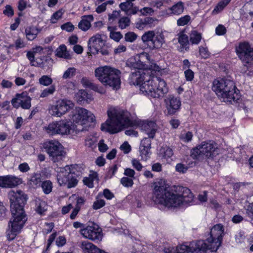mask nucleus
<instances>
[{"instance_id":"f257e3e1","label":"nucleus","mask_w":253,"mask_h":253,"mask_svg":"<svg viewBox=\"0 0 253 253\" xmlns=\"http://www.w3.org/2000/svg\"><path fill=\"white\" fill-rule=\"evenodd\" d=\"M127 64L138 70L132 73L131 78L135 81L133 84L139 85L140 90L143 94L154 98H160L168 92L166 82L154 77V75L168 74V70L155 63L148 53L143 52L130 58Z\"/></svg>"},{"instance_id":"f03ea898","label":"nucleus","mask_w":253,"mask_h":253,"mask_svg":"<svg viewBox=\"0 0 253 253\" xmlns=\"http://www.w3.org/2000/svg\"><path fill=\"white\" fill-rule=\"evenodd\" d=\"M152 199L156 203L168 208H176L181 205L195 204L193 195L188 188H183L181 195L169 190V185L164 179H159L153 183Z\"/></svg>"},{"instance_id":"7ed1b4c3","label":"nucleus","mask_w":253,"mask_h":253,"mask_svg":"<svg viewBox=\"0 0 253 253\" xmlns=\"http://www.w3.org/2000/svg\"><path fill=\"white\" fill-rule=\"evenodd\" d=\"M107 115L108 119L102 124L101 129L110 133H116L126 128L137 125V122L132 119L128 111L118 107H109Z\"/></svg>"},{"instance_id":"20e7f679","label":"nucleus","mask_w":253,"mask_h":253,"mask_svg":"<svg viewBox=\"0 0 253 253\" xmlns=\"http://www.w3.org/2000/svg\"><path fill=\"white\" fill-rule=\"evenodd\" d=\"M212 90L223 102L232 103L239 99V90L233 81L226 78H218L212 83Z\"/></svg>"},{"instance_id":"39448f33","label":"nucleus","mask_w":253,"mask_h":253,"mask_svg":"<svg viewBox=\"0 0 253 253\" xmlns=\"http://www.w3.org/2000/svg\"><path fill=\"white\" fill-rule=\"evenodd\" d=\"M95 77L103 85L118 89L121 85V72L110 66H100L95 69Z\"/></svg>"},{"instance_id":"423d86ee","label":"nucleus","mask_w":253,"mask_h":253,"mask_svg":"<svg viewBox=\"0 0 253 253\" xmlns=\"http://www.w3.org/2000/svg\"><path fill=\"white\" fill-rule=\"evenodd\" d=\"M71 119L73 123L72 126L74 128V132L83 131L89 126L90 123L95 121L94 115L89 111L83 107H76L72 112Z\"/></svg>"},{"instance_id":"0eeeda50","label":"nucleus","mask_w":253,"mask_h":253,"mask_svg":"<svg viewBox=\"0 0 253 253\" xmlns=\"http://www.w3.org/2000/svg\"><path fill=\"white\" fill-rule=\"evenodd\" d=\"M74 168V166L71 165L57 169L56 177L59 186L72 188L77 185L78 180Z\"/></svg>"},{"instance_id":"6e6552de","label":"nucleus","mask_w":253,"mask_h":253,"mask_svg":"<svg viewBox=\"0 0 253 253\" xmlns=\"http://www.w3.org/2000/svg\"><path fill=\"white\" fill-rule=\"evenodd\" d=\"M224 232V227L222 224L214 225L211 230L210 237L205 241L202 240L205 245L204 249L206 253H214L217 251L221 245Z\"/></svg>"},{"instance_id":"1a4fd4ad","label":"nucleus","mask_w":253,"mask_h":253,"mask_svg":"<svg viewBox=\"0 0 253 253\" xmlns=\"http://www.w3.org/2000/svg\"><path fill=\"white\" fill-rule=\"evenodd\" d=\"M8 197L12 215L27 217L23 207L28 199L27 196L21 190H12L9 192Z\"/></svg>"},{"instance_id":"9d476101","label":"nucleus","mask_w":253,"mask_h":253,"mask_svg":"<svg viewBox=\"0 0 253 253\" xmlns=\"http://www.w3.org/2000/svg\"><path fill=\"white\" fill-rule=\"evenodd\" d=\"M74 129L66 120L52 122L44 127L46 132L50 135H69L74 133Z\"/></svg>"},{"instance_id":"9b49d317","label":"nucleus","mask_w":253,"mask_h":253,"mask_svg":"<svg viewBox=\"0 0 253 253\" xmlns=\"http://www.w3.org/2000/svg\"><path fill=\"white\" fill-rule=\"evenodd\" d=\"M217 144L214 141H203L192 150L191 156L194 159L203 156L207 158H213L217 154Z\"/></svg>"},{"instance_id":"f8f14e48","label":"nucleus","mask_w":253,"mask_h":253,"mask_svg":"<svg viewBox=\"0 0 253 253\" xmlns=\"http://www.w3.org/2000/svg\"><path fill=\"white\" fill-rule=\"evenodd\" d=\"M43 147L49 155L50 159L54 163L61 161L64 157L63 147L57 140L46 141L43 143Z\"/></svg>"},{"instance_id":"ddd939ff","label":"nucleus","mask_w":253,"mask_h":253,"mask_svg":"<svg viewBox=\"0 0 253 253\" xmlns=\"http://www.w3.org/2000/svg\"><path fill=\"white\" fill-rule=\"evenodd\" d=\"M75 104L71 100L66 99H59L50 106L49 112L52 116L61 117L73 109Z\"/></svg>"},{"instance_id":"4468645a","label":"nucleus","mask_w":253,"mask_h":253,"mask_svg":"<svg viewBox=\"0 0 253 253\" xmlns=\"http://www.w3.org/2000/svg\"><path fill=\"white\" fill-rule=\"evenodd\" d=\"M143 43L147 44L151 49L161 48L165 43V37L162 33H155L154 31L145 32L141 37Z\"/></svg>"},{"instance_id":"2eb2a0df","label":"nucleus","mask_w":253,"mask_h":253,"mask_svg":"<svg viewBox=\"0 0 253 253\" xmlns=\"http://www.w3.org/2000/svg\"><path fill=\"white\" fill-rule=\"evenodd\" d=\"M27 220V217L12 215L8 223L9 229L6 231V237L9 241H12L15 239L17 234L20 232L24 226Z\"/></svg>"},{"instance_id":"dca6fc26","label":"nucleus","mask_w":253,"mask_h":253,"mask_svg":"<svg viewBox=\"0 0 253 253\" xmlns=\"http://www.w3.org/2000/svg\"><path fill=\"white\" fill-rule=\"evenodd\" d=\"M236 53L239 59L245 63L253 61V50L249 42H240L235 48Z\"/></svg>"},{"instance_id":"f3484780","label":"nucleus","mask_w":253,"mask_h":253,"mask_svg":"<svg viewBox=\"0 0 253 253\" xmlns=\"http://www.w3.org/2000/svg\"><path fill=\"white\" fill-rule=\"evenodd\" d=\"M80 233L84 238L94 242L100 241L103 237L101 228L94 223L81 229Z\"/></svg>"},{"instance_id":"a211bd4d","label":"nucleus","mask_w":253,"mask_h":253,"mask_svg":"<svg viewBox=\"0 0 253 253\" xmlns=\"http://www.w3.org/2000/svg\"><path fill=\"white\" fill-rule=\"evenodd\" d=\"M205 246L202 240L193 241L190 243L189 246L184 244L176 247L177 253H206L204 251V247Z\"/></svg>"},{"instance_id":"6ab92c4d","label":"nucleus","mask_w":253,"mask_h":253,"mask_svg":"<svg viewBox=\"0 0 253 253\" xmlns=\"http://www.w3.org/2000/svg\"><path fill=\"white\" fill-rule=\"evenodd\" d=\"M106 38L105 35L99 33L90 38L87 42L89 52L93 54L98 52L105 45Z\"/></svg>"},{"instance_id":"aec40b11","label":"nucleus","mask_w":253,"mask_h":253,"mask_svg":"<svg viewBox=\"0 0 253 253\" xmlns=\"http://www.w3.org/2000/svg\"><path fill=\"white\" fill-rule=\"evenodd\" d=\"M31 98L27 92L17 93L14 98L11 100V104L16 109L21 107L24 109H29L31 106Z\"/></svg>"},{"instance_id":"412c9836","label":"nucleus","mask_w":253,"mask_h":253,"mask_svg":"<svg viewBox=\"0 0 253 253\" xmlns=\"http://www.w3.org/2000/svg\"><path fill=\"white\" fill-rule=\"evenodd\" d=\"M168 115H173L178 112L181 106V101L179 97L169 95L165 100Z\"/></svg>"},{"instance_id":"4be33fe9","label":"nucleus","mask_w":253,"mask_h":253,"mask_svg":"<svg viewBox=\"0 0 253 253\" xmlns=\"http://www.w3.org/2000/svg\"><path fill=\"white\" fill-rule=\"evenodd\" d=\"M22 183L21 178L12 175L0 176V187L13 188Z\"/></svg>"},{"instance_id":"5701e85b","label":"nucleus","mask_w":253,"mask_h":253,"mask_svg":"<svg viewBox=\"0 0 253 253\" xmlns=\"http://www.w3.org/2000/svg\"><path fill=\"white\" fill-rule=\"evenodd\" d=\"M173 155L174 153L172 148L167 145L161 147L158 154L159 157L161 158L162 161L168 164H170L173 161Z\"/></svg>"},{"instance_id":"b1692460","label":"nucleus","mask_w":253,"mask_h":253,"mask_svg":"<svg viewBox=\"0 0 253 253\" xmlns=\"http://www.w3.org/2000/svg\"><path fill=\"white\" fill-rule=\"evenodd\" d=\"M141 129L149 138H153L157 130V126L154 122H145L142 123Z\"/></svg>"},{"instance_id":"393cba45","label":"nucleus","mask_w":253,"mask_h":253,"mask_svg":"<svg viewBox=\"0 0 253 253\" xmlns=\"http://www.w3.org/2000/svg\"><path fill=\"white\" fill-rule=\"evenodd\" d=\"M184 9V2L179 1L167 9L166 10V13L168 15H179L183 12Z\"/></svg>"},{"instance_id":"a878e982","label":"nucleus","mask_w":253,"mask_h":253,"mask_svg":"<svg viewBox=\"0 0 253 253\" xmlns=\"http://www.w3.org/2000/svg\"><path fill=\"white\" fill-rule=\"evenodd\" d=\"M132 0H127L126 2H122L120 4V7L122 10L125 11L126 14L128 15L135 14L139 11L137 7L133 6Z\"/></svg>"},{"instance_id":"bb28decb","label":"nucleus","mask_w":253,"mask_h":253,"mask_svg":"<svg viewBox=\"0 0 253 253\" xmlns=\"http://www.w3.org/2000/svg\"><path fill=\"white\" fill-rule=\"evenodd\" d=\"M93 20L94 18L92 15L83 16L78 24L79 28L84 32L87 31L91 27V22Z\"/></svg>"},{"instance_id":"cd10ccee","label":"nucleus","mask_w":253,"mask_h":253,"mask_svg":"<svg viewBox=\"0 0 253 253\" xmlns=\"http://www.w3.org/2000/svg\"><path fill=\"white\" fill-rule=\"evenodd\" d=\"M82 249L84 253H101L102 250L99 249L93 244L84 241L82 244Z\"/></svg>"},{"instance_id":"c85d7f7f","label":"nucleus","mask_w":253,"mask_h":253,"mask_svg":"<svg viewBox=\"0 0 253 253\" xmlns=\"http://www.w3.org/2000/svg\"><path fill=\"white\" fill-rule=\"evenodd\" d=\"M47 210L46 203L40 199L35 200V211L40 215H43Z\"/></svg>"},{"instance_id":"c756f323","label":"nucleus","mask_w":253,"mask_h":253,"mask_svg":"<svg viewBox=\"0 0 253 253\" xmlns=\"http://www.w3.org/2000/svg\"><path fill=\"white\" fill-rule=\"evenodd\" d=\"M55 55L59 58H62L67 60L72 58V55L67 49L65 44L60 45L56 50Z\"/></svg>"},{"instance_id":"7c9ffc66","label":"nucleus","mask_w":253,"mask_h":253,"mask_svg":"<svg viewBox=\"0 0 253 253\" xmlns=\"http://www.w3.org/2000/svg\"><path fill=\"white\" fill-rule=\"evenodd\" d=\"M177 40L180 44L181 49L187 50L189 48V41L188 36L185 34L184 31H180L177 35Z\"/></svg>"},{"instance_id":"2f4dec72","label":"nucleus","mask_w":253,"mask_h":253,"mask_svg":"<svg viewBox=\"0 0 253 253\" xmlns=\"http://www.w3.org/2000/svg\"><path fill=\"white\" fill-rule=\"evenodd\" d=\"M156 20L152 17H146L139 19L135 23L136 27L140 30L144 29L147 25L150 26Z\"/></svg>"},{"instance_id":"473e14b6","label":"nucleus","mask_w":253,"mask_h":253,"mask_svg":"<svg viewBox=\"0 0 253 253\" xmlns=\"http://www.w3.org/2000/svg\"><path fill=\"white\" fill-rule=\"evenodd\" d=\"M39 32L38 29L34 26L28 27L25 30V35L28 41H33L36 39Z\"/></svg>"},{"instance_id":"72a5a7b5","label":"nucleus","mask_w":253,"mask_h":253,"mask_svg":"<svg viewBox=\"0 0 253 253\" xmlns=\"http://www.w3.org/2000/svg\"><path fill=\"white\" fill-rule=\"evenodd\" d=\"M29 183L31 186L34 188L40 187L42 183L41 174L40 173L33 174L29 180Z\"/></svg>"},{"instance_id":"f704fd0d","label":"nucleus","mask_w":253,"mask_h":253,"mask_svg":"<svg viewBox=\"0 0 253 253\" xmlns=\"http://www.w3.org/2000/svg\"><path fill=\"white\" fill-rule=\"evenodd\" d=\"M75 98L78 103H81L83 101L91 100V96L85 90L81 89L76 93Z\"/></svg>"},{"instance_id":"c9c22d12","label":"nucleus","mask_w":253,"mask_h":253,"mask_svg":"<svg viewBox=\"0 0 253 253\" xmlns=\"http://www.w3.org/2000/svg\"><path fill=\"white\" fill-rule=\"evenodd\" d=\"M202 39V34L196 30L191 31L190 34V42L192 44H198Z\"/></svg>"},{"instance_id":"e433bc0d","label":"nucleus","mask_w":253,"mask_h":253,"mask_svg":"<svg viewBox=\"0 0 253 253\" xmlns=\"http://www.w3.org/2000/svg\"><path fill=\"white\" fill-rule=\"evenodd\" d=\"M231 0H221L215 7L212 11L213 14H216L221 12L231 1Z\"/></svg>"},{"instance_id":"4c0bfd02","label":"nucleus","mask_w":253,"mask_h":253,"mask_svg":"<svg viewBox=\"0 0 253 253\" xmlns=\"http://www.w3.org/2000/svg\"><path fill=\"white\" fill-rule=\"evenodd\" d=\"M41 186L42 188L43 192L45 194H49L52 190L53 185L51 181L49 180L43 181Z\"/></svg>"},{"instance_id":"58836bf2","label":"nucleus","mask_w":253,"mask_h":253,"mask_svg":"<svg viewBox=\"0 0 253 253\" xmlns=\"http://www.w3.org/2000/svg\"><path fill=\"white\" fill-rule=\"evenodd\" d=\"M101 197V193H99L96 197L95 200L93 202L92 208L94 210H98L103 207L105 205V201L100 198Z\"/></svg>"},{"instance_id":"ea45409f","label":"nucleus","mask_w":253,"mask_h":253,"mask_svg":"<svg viewBox=\"0 0 253 253\" xmlns=\"http://www.w3.org/2000/svg\"><path fill=\"white\" fill-rule=\"evenodd\" d=\"M26 45L24 40L22 38L18 37L15 40L13 44L9 45V48H14L16 50H18L20 48H24Z\"/></svg>"},{"instance_id":"a19ab883","label":"nucleus","mask_w":253,"mask_h":253,"mask_svg":"<svg viewBox=\"0 0 253 253\" xmlns=\"http://www.w3.org/2000/svg\"><path fill=\"white\" fill-rule=\"evenodd\" d=\"M64 11L60 9L54 12L51 16L50 23L51 24L57 23L58 21L62 18Z\"/></svg>"},{"instance_id":"79ce46f5","label":"nucleus","mask_w":253,"mask_h":253,"mask_svg":"<svg viewBox=\"0 0 253 253\" xmlns=\"http://www.w3.org/2000/svg\"><path fill=\"white\" fill-rule=\"evenodd\" d=\"M170 0H156L152 3L153 6L161 9L169 5Z\"/></svg>"},{"instance_id":"37998d69","label":"nucleus","mask_w":253,"mask_h":253,"mask_svg":"<svg viewBox=\"0 0 253 253\" xmlns=\"http://www.w3.org/2000/svg\"><path fill=\"white\" fill-rule=\"evenodd\" d=\"M108 30L110 32V38L115 41L118 42L123 38V35L120 32L113 31V27H108Z\"/></svg>"},{"instance_id":"c03bdc74","label":"nucleus","mask_w":253,"mask_h":253,"mask_svg":"<svg viewBox=\"0 0 253 253\" xmlns=\"http://www.w3.org/2000/svg\"><path fill=\"white\" fill-rule=\"evenodd\" d=\"M55 86L52 85L49 87L46 88L42 90L40 95V97L44 98L52 95L55 92Z\"/></svg>"},{"instance_id":"a18cd8bd","label":"nucleus","mask_w":253,"mask_h":253,"mask_svg":"<svg viewBox=\"0 0 253 253\" xmlns=\"http://www.w3.org/2000/svg\"><path fill=\"white\" fill-rule=\"evenodd\" d=\"M39 83L44 86H49L52 83V79L46 75H43L39 79Z\"/></svg>"},{"instance_id":"49530a36","label":"nucleus","mask_w":253,"mask_h":253,"mask_svg":"<svg viewBox=\"0 0 253 253\" xmlns=\"http://www.w3.org/2000/svg\"><path fill=\"white\" fill-rule=\"evenodd\" d=\"M140 154L142 159L146 160L151 155L150 148L139 147Z\"/></svg>"},{"instance_id":"de8ad7c7","label":"nucleus","mask_w":253,"mask_h":253,"mask_svg":"<svg viewBox=\"0 0 253 253\" xmlns=\"http://www.w3.org/2000/svg\"><path fill=\"white\" fill-rule=\"evenodd\" d=\"M130 24V19L126 17H124L121 18L118 22V25L119 28L121 29H125L126 27L128 26Z\"/></svg>"},{"instance_id":"09e8293b","label":"nucleus","mask_w":253,"mask_h":253,"mask_svg":"<svg viewBox=\"0 0 253 253\" xmlns=\"http://www.w3.org/2000/svg\"><path fill=\"white\" fill-rule=\"evenodd\" d=\"M76 71V69L75 68L70 67L65 71L62 78L64 79L71 78L75 75Z\"/></svg>"},{"instance_id":"8fccbe9b","label":"nucleus","mask_w":253,"mask_h":253,"mask_svg":"<svg viewBox=\"0 0 253 253\" xmlns=\"http://www.w3.org/2000/svg\"><path fill=\"white\" fill-rule=\"evenodd\" d=\"M137 37L135 33L128 32L125 35V40L126 42H132L136 40Z\"/></svg>"},{"instance_id":"3c124183","label":"nucleus","mask_w":253,"mask_h":253,"mask_svg":"<svg viewBox=\"0 0 253 253\" xmlns=\"http://www.w3.org/2000/svg\"><path fill=\"white\" fill-rule=\"evenodd\" d=\"M191 19V17L189 15H186L179 18L177 20V24L179 26H183L187 25Z\"/></svg>"},{"instance_id":"603ef678","label":"nucleus","mask_w":253,"mask_h":253,"mask_svg":"<svg viewBox=\"0 0 253 253\" xmlns=\"http://www.w3.org/2000/svg\"><path fill=\"white\" fill-rule=\"evenodd\" d=\"M97 142L96 139L94 137H87L85 140V145L88 147L93 148L95 147V143Z\"/></svg>"},{"instance_id":"864d4df0","label":"nucleus","mask_w":253,"mask_h":253,"mask_svg":"<svg viewBox=\"0 0 253 253\" xmlns=\"http://www.w3.org/2000/svg\"><path fill=\"white\" fill-rule=\"evenodd\" d=\"M121 184L125 187H131L133 184L132 179L128 177H123L121 179Z\"/></svg>"},{"instance_id":"5fc2aeb1","label":"nucleus","mask_w":253,"mask_h":253,"mask_svg":"<svg viewBox=\"0 0 253 253\" xmlns=\"http://www.w3.org/2000/svg\"><path fill=\"white\" fill-rule=\"evenodd\" d=\"M192 137L193 134L190 131L181 134L179 136L180 139L184 142H188L192 140Z\"/></svg>"},{"instance_id":"6e6d98bb","label":"nucleus","mask_w":253,"mask_h":253,"mask_svg":"<svg viewBox=\"0 0 253 253\" xmlns=\"http://www.w3.org/2000/svg\"><path fill=\"white\" fill-rule=\"evenodd\" d=\"M199 52L201 56L204 59L208 58L210 55V53L207 47L199 46Z\"/></svg>"},{"instance_id":"4d7b16f0","label":"nucleus","mask_w":253,"mask_h":253,"mask_svg":"<svg viewBox=\"0 0 253 253\" xmlns=\"http://www.w3.org/2000/svg\"><path fill=\"white\" fill-rule=\"evenodd\" d=\"M90 86L92 90L100 94H104L106 92L104 88L100 85L95 84H91Z\"/></svg>"},{"instance_id":"13d9d810","label":"nucleus","mask_w":253,"mask_h":253,"mask_svg":"<svg viewBox=\"0 0 253 253\" xmlns=\"http://www.w3.org/2000/svg\"><path fill=\"white\" fill-rule=\"evenodd\" d=\"M74 28V26L70 22L65 23L61 26V29L62 30H64L68 32H71L73 31Z\"/></svg>"},{"instance_id":"bf43d9fd","label":"nucleus","mask_w":253,"mask_h":253,"mask_svg":"<svg viewBox=\"0 0 253 253\" xmlns=\"http://www.w3.org/2000/svg\"><path fill=\"white\" fill-rule=\"evenodd\" d=\"M132 166L137 171H141L143 168L142 164L140 161L136 159H132L131 161Z\"/></svg>"},{"instance_id":"052dcab7","label":"nucleus","mask_w":253,"mask_h":253,"mask_svg":"<svg viewBox=\"0 0 253 253\" xmlns=\"http://www.w3.org/2000/svg\"><path fill=\"white\" fill-rule=\"evenodd\" d=\"M188 169V167L187 166H185L184 164L181 163L177 164L175 166L176 171L180 173H185Z\"/></svg>"},{"instance_id":"680f3d73","label":"nucleus","mask_w":253,"mask_h":253,"mask_svg":"<svg viewBox=\"0 0 253 253\" xmlns=\"http://www.w3.org/2000/svg\"><path fill=\"white\" fill-rule=\"evenodd\" d=\"M66 238L64 236H60L56 240L55 243L58 247H61L66 244Z\"/></svg>"},{"instance_id":"e2e57ef3","label":"nucleus","mask_w":253,"mask_h":253,"mask_svg":"<svg viewBox=\"0 0 253 253\" xmlns=\"http://www.w3.org/2000/svg\"><path fill=\"white\" fill-rule=\"evenodd\" d=\"M150 138L149 137L143 138L141 141L140 147L151 149V141Z\"/></svg>"},{"instance_id":"0e129e2a","label":"nucleus","mask_w":253,"mask_h":253,"mask_svg":"<svg viewBox=\"0 0 253 253\" xmlns=\"http://www.w3.org/2000/svg\"><path fill=\"white\" fill-rule=\"evenodd\" d=\"M44 225L45 227L43 229V232L46 234L50 233L54 227V224L53 222H45Z\"/></svg>"},{"instance_id":"69168bd1","label":"nucleus","mask_w":253,"mask_h":253,"mask_svg":"<svg viewBox=\"0 0 253 253\" xmlns=\"http://www.w3.org/2000/svg\"><path fill=\"white\" fill-rule=\"evenodd\" d=\"M184 76L187 81H192L194 77V73L191 69H187L184 71Z\"/></svg>"},{"instance_id":"338daca9","label":"nucleus","mask_w":253,"mask_h":253,"mask_svg":"<svg viewBox=\"0 0 253 253\" xmlns=\"http://www.w3.org/2000/svg\"><path fill=\"white\" fill-rule=\"evenodd\" d=\"M26 56L29 60L30 61V64L32 66H36L37 65L35 61V54L32 51H28L27 52Z\"/></svg>"},{"instance_id":"774afa93","label":"nucleus","mask_w":253,"mask_h":253,"mask_svg":"<svg viewBox=\"0 0 253 253\" xmlns=\"http://www.w3.org/2000/svg\"><path fill=\"white\" fill-rule=\"evenodd\" d=\"M215 33L218 36L224 35L226 33V29L223 25H219L215 29Z\"/></svg>"}]
</instances>
